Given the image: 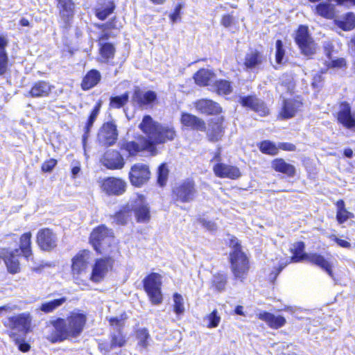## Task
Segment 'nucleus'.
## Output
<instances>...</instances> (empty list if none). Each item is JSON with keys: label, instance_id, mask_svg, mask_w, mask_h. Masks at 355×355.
I'll return each instance as SVG.
<instances>
[{"label": "nucleus", "instance_id": "nucleus-34", "mask_svg": "<svg viewBox=\"0 0 355 355\" xmlns=\"http://www.w3.org/2000/svg\"><path fill=\"white\" fill-rule=\"evenodd\" d=\"M272 167L277 172L293 176L295 173V167L286 163L283 159H276L272 162Z\"/></svg>", "mask_w": 355, "mask_h": 355}, {"label": "nucleus", "instance_id": "nucleus-12", "mask_svg": "<svg viewBox=\"0 0 355 355\" xmlns=\"http://www.w3.org/2000/svg\"><path fill=\"white\" fill-rule=\"evenodd\" d=\"M110 324L113 327V331L110 334V344L107 349H112L116 347H121L125 345L126 340L125 336L121 331L123 326V321L117 317L111 318Z\"/></svg>", "mask_w": 355, "mask_h": 355}, {"label": "nucleus", "instance_id": "nucleus-58", "mask_svg": "<svg viewBox=\"0 0 355 355\" xmlns=\"http://www.w3.org/2000/svg\"><path fill=\"white\" fill-rule=\"evenodd\" d=\"M292 261L291 259L288 261L287 259L286 261H281L277 268H275V271L272 272L270 274V278L276 279L277 275L281 272V271L287 266L288 263Z\"/></svg>", "mask_w": 355, "mask_h": 355}, {"label": "nucleus", "instance_id": "nucleus-63", "mask_svg": "<svg viewBox=\"0 0 355 355\" xmlns=\"http://www.w3.org/2000/svg\"><path fill=\"white\" fill-rule=\"evenodd\" d=\"M233 21L234 17L230 15H226L223 17L221 24L223 26L227 28L231 26V25L233 24Z\"/></svg>", "mask_w": 355, "mask_h": 355}, {"label": "nucleus", "instance_id": "nucleus-11", "mask_svg": "<svg viewBox=\"0 0 355 355\" xmlns=\"http://www.w3.org/2000/svg\"><path fill=\"white\" fill-rule=\"evenodd\" d=\"M128 208L135 213L137 220L139 223H146L150 220V209L145 198L138 196L135 200L128 203Z\"/></svg>", "mask_w": 355, "mask_h": 355}, {"label": "nucleus", "instance_id": "nucleus-38", "mask_svg": "<svg viewBox=\"0 0 355 355\" xmlns=\"http://www.w3.org/2000/svg\"><path fill=\"white\" fill-rule=\"evenodd\" d=\"M115 9V5L111 0H106L103 5L96 9V16L101 20L105 19Z\"/></svg>", "mask_w": 355, "mask_h": 355}, {"label": "nucleus", "instance_id": "nucleus-20", "mask_svg": "<svg viewBox=\"0 0 355 355\" xmlns=\"http://www.w3.org/2000/svg\"><path fill=\"white\" fill-rule=\"evenodd\" d=\"M214 172L217 177L221 178L238 179L241 173L239 168L234 166L218 163L213 168Z\"/></svg>", "mask_w": 355, "mask_h": 355}, {"label": "nucleus", "instance_id": "nucleus-46", "mask_svg": "<svg viewBox=\"0 0 355 355\" xmlns=\"http://www.w3.org/2000/svg\"><path fill=\"white\" fill-rule=\"evenodd\" d=\"M173 311L177 315H182L185 311L183 297L179 293H174L173 296Z\"/></svg>", "mask_w": 355, "mask_h": 355}, {"label": "nucleus", "instance_id": "nucleus-1", "mask_svg": "<svg viewBox=\"0 0 355 355\" xmlns=\"http://www.w3.org/2000/svg\"><path fill=\"white\" fill-rule=\"evenodd\" d=\"M87 317L81 313L73 312L66 319L58 318L52 322L55 331L47 337L52 343L77 338L83 332Z\"/></svg>", "mask_w": 355, "mask_h": 355}, {"label": "nucleus", "instance_id": "nucleus-49", "mask_svg": "<svg viewBox=\"0 0 355 355\" xmlns=\"http://www.w3.org/2000/svg\"><path fill=\"white\" fill-rule=\"evenodd\" d=\"M128 98L129 95L128 93H125L121 96L111 97L110 105L112 108H121L127 103Z\"/></svg>", "mask_w": 355, "mask_h": 355}, {"label": "nucleus", "instance_id": "nucleus-24", "mask_svg": "<svg viewBox=\"0 0 355 355\" xmlns=\"http://www.w3.org/2000/svg\"><path fill=\"white\" fill-rule=\"evenodd\" d=\"M338 120L347 128L355 130V119L351 114V107L348 103H343L340 105Z\"/></svg>", "mask_w": 355, "mask_h": 355}, {"label": "nucleus", "instance_id": "nucleus-47", "mask_svg": "<svg viewBox=\"0 0 355 355\" xmlns=\"http://www.w3.org/2000/svg\"><path fill=\"white\" fill-rule=\"evenodd\" d=\"M101 46L100 53L103 58L105 60H108L110 58H113L115 53V48L111 43H102L99 44Z\"/></svg>", "mask_w": 355, "mask_h": 355}, {"label": "nucleus", "instance_id": "nucleus-15", "mask_svg": "<svg viewBox=\"0 0 355 355\" xmlns=\"http://www.w3.org/2000/svg\"><path fill=\"white\" fill-rule=\"evenodd\" d=\"M56 235L49 228H44L37 232V243L41 250L50 251L57 245Z\"/></svg>", "mask_w": 355, "mask_h": 355}, {"label": "nucleus", "instance_id": "nucleus-60", "mask_svg": "<svg viewBox=\"0 0 355 355\" xmlns=\"http://www.w3.org/2000/svg\"><path fill=\"white\" fill-rule=\"evenodd\" d=\"M347 23L344 25L343 29L345 31L351 30L355 26V15L352 13H349L347 15Z\"/></svg>", "mask_w": 355, "mask_h": 355}, {"label": "nucleus", "instance_id": "nucleus-17", "mask_svg": "<svg viewBox=\"0 0 355 355\" xmlns=\"http://www.w3.org/2000/svg\"><path fill=\"white\" fill-rule=\"evenodd\" d=\"M239 103L243 107H249L261 116H265L269 113V110L265 103L256 96H240Z\"/></svg>", "mask_w": 355, "mask_h": 355}, {"label": "nucleus", "instance_id": "nucleus-6", "mask_svg": "<svg viewBox=\"0 0 355 355\" xmlns=\"http://www.w3.org/2000/svg\"><path fill=\"white\" fill-rule=\"evenodd\" d=\"M161 284V276L157 273H151L144 279V289L154 304L162 302Z\"/></svg>", "mask_w": 355, "mask_h": 355}, {"label": "nucleus", "instance_id": "nucleus-37", "mask_svg": "<svg viewBox=\"0 0 355 355\" xmlns=\"http://www.w3.org/2000/svg\"><path fill=\"white\" fill-rule=\"evenodd\" d=\"M214 77V73L209 69H201L193 76L195 82L200 86L208 85Z\"/></svg>", "mask_w": 355, "mask_h": 355}, {"label": "nucleus", "instance_id": "nucleus-18", "mask_svg": "<svg viewBox=\"0 0 355 355\" xmlns=\"http://www.w3.org/2000/svg\"><path fill=\"white\" fill-rule=\"evenodd\" d=\"M126 182L116 178H107L102 184L103 190L108 195H121L125 191Z\"/></svg>", "mask_w": 355, "mask_h": 355}, {"label": "nucleus", "instance_id": "nucleus-25", "mask_svg": "<svg viewBox=\"0 0 355 355\" xmlns=\"http://www.w3.org/2000/svg\"><path fill=\"white\" fill-rule=\"evenodd\" d=\"M181 123L188 128L193 130L197 131H205L206 130V125L205 121L189 113H182L181 116Z\"/></svg>", "mask_w": 355, "mask_h": 355}, {"label": "nucleus", "instance_id": "nucleus-51", "mask_svg": "<svg viewBox=\"0 0 355 355\" xmlns=\"http://www.w3.org/2000/svg\"><path fill=\"white\" fill-rule=\"evenodd\" d=\"M227 283L226 276L222 274L214 275L212 279L213 286L219 292L225 290Z\"/></svg>", "mask_w": 355, "mask_h": 355}, {"label": "nucleus", "instance_id": "nucleus-48", "mask_svg": "<svg viewBox=\"0 0 355 355\" xmlns=\"http://www.w3.org/2000/svg\"><path fill=\"white\" fill-rule=\"evenodd\" d=\"M215 87L219 94H229L232 92L231 83L225 80H220L215 83Z\"/></svg>", "mask_w": 355, "mask_h": 355}, {"label": "nucleus", "instance_id": "nucleus-33", "mask_svg": "<svg viewBox=\"0 0 355 355\" xmlns=\"http://www.w3.org/2000/svg\"><path fill=\"white\" fill-rule=\"evenodd\" d=\"M224 130L221 123H211L207 130V136L209 141L216 142L221 139Z\"/></svg>", "mask_w": 355, "mask_h": 355}, {"label": "nucleus", "instance_id": "nucleus-42", "mask_svg": "<svg viewBox=\"0 0 355 355\" xmlns=\"http://www.w3.org/2000/svg\"><path fill=\"white\" fill-rule=\"evenodd\" d=\"M132 216V211L130 208H128V204L125 207H123L118 211L114 218V222L118 225H125Z\"/></svg>", "mask_w": 355, "mask_h": 355}, {"label": "nucleus", "instance_id": "nucleus-30", "mask_svg": "<svg viewBox=\"0 0 355 355\" xmlns=\"http://www.w3.org/2000/svg\"><path fill=\"white\" fill-rule=\"evenodd\" d=\"M101 73L96 69H91L83 78L81 87L83 90H89L95 87L101 80Z\"/></svg>", "mask_w": 355, "mask_h": 355}, {"label": "nucleus", "instance_id": "nucleus-19", "mask_svg": "<svg viewBox=\"0 0 355 355\" xmlns=\"http://www.w3.org/2000/svg\"><path fill=\"white\" fill-rule=\"evenodd\" d=\"M112 266V259L111 258L97 259L93 267L91 279L95 282L101 281Z\"/></svg>", "mask_w": 355, "mask_h": 355}, {"label": "nucleus", "instance_id": "nucleus-29", "mask_svg": "<svg viewBox=\"0 0 355 355\" xmlns=\"http://www.w3.org/2000/svg\"><path fill=\"white\" fill-rule=\"evenodd\" d=\"M257 315L260 320L266 322L267 324L272 329H279L283 327L286 323V319L283 316H276L268 312H261Z\"/></svg>", "mask_w": 355, "mask_h": 355}, {"label": "nucleus", "instance_id": "nucleus-36", "mask_svg": "<svg viewBox=\"0 0 355 355\" xmlns=\"http://www.w3.org/2000/svg\"><path fill=\"white\" fill-rule=\"evenodd\" d=\"M31 233L24 234L20 238L19 253H22L27 259L32 255L31 250Z\"/></svg>", "mask_w": 355, "mask_h": 355}, {"label": "nucleus", "instance_id": "nucleus-3", "mask_svg": "<svg viewBox=\"0 0 355 355\" xmlns=\"http://www.w3.org/2000/svg\"><path fill=\"white\" fill-rule=\"evenodd\" d=\"M233 251L230 253L231 269L236 279L243 281L247 276L249 264L246 255L241 250L236 239L231 241Z\"/></svg>", "mask_w": 355, "mask_h": 355}, {"label": "nucleus", "instance_id": "nucleus-5", "mask_svg": "<svg viewBox=\"0 0 355 355\" xmlns=\"http://www.w3.org/2000/svg\"><path fill=\"white\" fill-rule=\"evenodd\" d=\"M198 193L195 182L187 179L177 184L173 189V194L176 200L189 202L194 200Z\"/></svg>", "mask_w": 355, "mask_h": 355}, {"label": "nucleus", "instance_id": "nucleus-22", "mask_svg": "<svg viewBox=\"0 0 355 355\" xmlns=\"http://www.w3.org/2000/svg\"><path fill=\"white\" fill-rule=\"evenodd\" d=\"M196 109L204 114H218L222 111L221 107L212 100L202 98L195 103Z\"/></svg>", "mask_w": 355, "mask_h": 355}, {"label": "nucleus", "instance_id": "nucleus-52", "mask_svg": "<svg viewBox=\"0 0 355 355\" xmlns=\"http://www.w3.org/2000/svg\"><path fill=\"white\" fill-rule=\"evenodd\" d=\"M168 175V169L166 164H162L157 171V183L163 187L166 184Z\"/></svg>", "mask_w": 355, "mask_h": 355}, {"label": "nucleus", "instance_id": "nucleus-7", "mask_svg": "<svg viewBox=\"0 0 355 355\" xmlns=\"http://www.w3.org/2000/svg\"><path fill=\"white\" fill-rule=\"evenodd\" d=\"M118 135L116 125L112 121L106 122L103 124L98 132L97 141L102 146H112L116 142Z\"/></svg>", "mask_w": 355, "mask_h": 355}, {"label": "nucleus", "instance_id": "nucleus-35", "mask_svg": "<svg viewBox=\"0 0 355 355\" xmlns=\"http://www.w3.org/2000/svg\"><path fill=\"white\" fill-rule=\"evenodd\" d=\"M299 106L300 103L297 101L291 99L284 100V106L281 112L282 116L284 119L293 117L295 114Z\"/></svg>", "mask_w": 355, "mask_h": 355}, {"label": "nucleus", "instance_id": "nucleus-9", "mask_svg": "<svg viewBox=\"0 0 355 355\" xmlns=\"http://www.w3.org/2000/svg\"><path fill=\"white\" fill-rule=\"evenodd\" d=\"M31 318L29 313H22L17 315L9 317L4 322V325L10 331L19 332L26 336L31 327Z\"/></svg>", "mask_w": 355, "mask_h": 355}, {"label": "nucleus", "instance_id": "nucleus-8", "mask_svg": "<svg viewBox=\"0 0 355 355\" xmlns=\"http://www.w3.org/2000/svg\"><path fill=\"white\" fill-rule=\"evenodd\" d=\"M295 42L302 53L306 56H311L315 53L317 46L310 35L308 28L300 26L297 31Z\"/></svg>", "mask_w": 355, "mask_h": 355}, {"label": "nucleus", "instance_id": "nucleus-39", "mask_svg": "<svg viewBox=\"0 0 355 355\" xmlns=\"http://www.w3.org/2000/svg\"><path fill=\"white\" fill-rule=\"evenodd\" d=\"M67 301V297H62L51 301L44 302L41 304L40 310L45 313H49L54 311L56 309L61 306Z\"/></svg>", "mask_w": 355, "mask_h": 355}, {"label": "nucleus", "instance_id": "nucleus-40", "mask_svg": "<svg viewBox=\"0 0 355 355\" xmlns=\"http://www.w3.org/2000/svg\"><path fill=\"white\" fill-rule=\"evenodd\" d=\"M262 56L257 51H252L245 55V65L248 69H255L262 63Z\"/></svg>", "mask_w": 355, "mask_h": 355}, {"label": "nucleus", "instance_id": "nucleus-53", "mask_svg": "<svg viewBox=\"0 0 355 355\" xmlns=\"http://www.w3.org/2000/svg\"><path fill=\"white\" fill-rule=\"evenodd\" d=\"M207 320L209 321L208 327L213 328L216 327L220 320V317L218 315V312L216 310H214L207 317Z\"/></svg>", "mask_w": 355, "mask_h": 355}, {"label": "nucleus", "instance_id": "nucleus-50", "mask_svg": "<svg viewBox=\"0 0 355 355\" xmlns=\"http://www.w3.org/2000/svg\"><path fill=\"white\" fill-rule=\"evenodd\" d=\"M260 150L266 154L275 155L278 153V147L270 141H263L260 144Z\"/></svg>", "mask_w": 355, "mask_h": 355}, {"label": "nucleus", "instance_id": "nucleus-26", "mask_svg": "<svg viewBox=\"0 0 355 355\" xmlns=\"http://www.w3.org/2000/svg\"><path fill=\"white\" fill-rule=\"evenodd\" d=\"M20 254L19 250L16 249L11 252L3 251V260L10 273H17L19 270V262L18 256Z\"/></svg>", "mask_w": 355, "mask_h": 355}, {"label": "nucleus", "instance_id": "nucleus-54", "mask_svg": "<svg viewBox=\"0 0 355 355\" xmlns=\"http://www.w3.org/2000/svg\"><path fill=\"white\" fill-rule=\"evenodd\" d=\"M354 214L348 211L346 209L343 211L336 212V219L340 224L345 223L349 218H354Z\"/></svg>", "mask_w": 355, "mask_h": 355}, {"label": "nucleus", "instance_id": "nucleus-41", "mask_svg": "<svg viewBox=\"0 0 355 355\" xmlns=\"http://www.w3.org/2000/svg\"><path fill=\"white\" fill-rule=\"evenodd\" d=\"M304 243L303 242H297L293 245V255L291 258V260L293 262H299L302 260H306V257L309 254L304 253Z\"/></svg>", "mask_w": 355, "mask_h": 355}, {"label": "nucleus", "instance_id": "nucleus-2", "mask_svg": "<svg viewBox=\"0 0 355 355\" xmlns=\"http://www.w3.org/2000/svg\"><path fill=\"white\" fill-rule=\"evenodd\" d=\"M139 128L148 137L153 146L172 141L176 136L175 131L171 125H162L155 121L150 115L144 116Z\"/></svg>", "mask_w": 355, "mask_h": 355}, {"label": "nucleus", "instance_id": "nucleus-23", "mask_svg": "<svg viewBox=\"0 0 355 355\" xmlns=\"http://www.w3.org/2000/svg\"><path fill=\"white\" fill-rule=\"evenodd\" d=\"M156 98L155 92L153 91L144 92L139 87H136L132 96V102L134 105L142 107L151 103Z\"/></svg>", "mask_w": 355, "mask_h": 355}, {"label": "nucleus", "instance_id": "nucleus-31", "mask_svg": "<svg viewBox=\"0 0 355 355\" xmlns=\"http://www.w3.org/2000/svg\"><path fill=\"white\" fill-rule=\"evenodd\" d=\"M306 257V259L310 263L315 264L323 269L331 277H333V272L331 263L327 261L324 257L320 254L313 253L309 254Z\"/></svg>", "mask_w": 355, "mask_h": 355}, {"label": "nucleus", "instance_id": "nucleus-16", "mask_svg": "<svg viewBox=\"0 0 355 355\" xmlns=\"http://www.w3.org/2000/svg\"><path fill=\"white\" fill-rule=\"evenodd\" d=\"M58 8L63 28H68L74 14V3L72 0H57Z\"/></svg>", "mask_w": 355, "mask_h": 355}, {"label": "nucleus", "instance_id": "nucleus-64", "mask_svg": "<svg viewBox=\"0 0 355 355\" xmlns=\"http://www.w3.org/2000/svg\"><path fill=\"white\" fill-rule=\"evenodd\" d=\"M202 225L210 231L216 230L217 227L216 225L212 221H208L205 219L200 220Z\"/></svg>", "mask_w": 355, "mask_h": 355}, {"label": "nucleus", "instance_id": "nucleus-55", "mask_svg": "<svg viewBox=\"0 0 355 355\" xmlns=\"http://www.w3.org/2000/svg\"><path fill=\"white\" fill-rule=\"evenodd\" d=\"M284 55V50L283 49L282 42L279 40L276 42V62L278 64H281L283 60V58Z\"/></svg>", "mask_w": 355, "mask_h": 355}, {"label": "nucleus", "instance_id": "nucleus-4", "mask_svg": "<svg viewBox=\"0 0 355 355\" xmlns=\"http://www.w3.org/2000/svg\"><path fill=\"white\" fill-rule=\"evenodd\" d=\"M113 241V233L111 230L105 225H101L95 228L90 234V243L94 250L102 253L108 248Z\"/></svg>", "mask_w": 355, "mask_h": 355}, {"label": "nucleus", "instance_id": "nucleus-62", "mask_svg": "<svg viewBox=\"0 0 355 355\" xmlns=\"http://www.w3.org/2000/svg\"><path fill=\"white\" fill-rule=\"evenodd\" d=\"M98 27L99 28H105L110 31H112L113 29H116V24H115V21H114V19H112L111 21H109L105 24H102L101 25H98Z\"/></svg>", "mask_w": 355, "mask_h": 355}, {"label": "nucleus", "instance_id": "nucleus-57", "mask_svg": "<svg viewBox=\"0 0 355 355\" xmlns=\"http://www.w3.org/2000/svg\"><path fill=\"white\" fill-rule=\"evenodd\" d=\"M57 164V160L55 159H50L46 161L42 166V170L44 172H51L55 166Z\"/></svg>", "mask_w": 355, "mask_h": 355}, {"label": "nucleus", "instance_id": "nucleus-32", "mask_svg": "<svg viewBox=\"0 0 355 355\" xmlns=\"http://www.w3.org/2000/svg\"><path fill=\"white\" fill-rule=\"evenodd\" d=\"M8 43L5 37L0 36V76L4 75L8 69V57L6 51Z\"/></svg>", "mask_w": 355, "mask_h": 355}, {"label": "nucleus", "instance_id": "nucleus-10", "mask_svg": "<svg viewBox=\"0 0 355 355\" xmlns=\"http://www.w3.org/2000/svg\"><path fill=\"white\" fill-rule=\"evenodd\" d=\"M151 173L149 166L144 163H137L132 166L129 172V179L131 184L140 187L146 184L150 178Z\"/></svg>", "mask_w": 355, "mask_h": 355}, {"label": "nucleus", "instance_id": "nucleus-13", "mask_svg": "<svg viewBox=\"0 0 355 355\" xmlns=\"http://www.w3.org/2000/svg\"><path fill=\"white\" fill-rule=\"evenodd\" d=\"M101 162L105 167L110 170L121 169L125 165L123 157L114 150H107L102 156Z\"/></svg>", "mask_w": 355, "mask_h": 355}, {"label": "nucleus", "instance_id": "nucleus-44", "mask_svg": "<svg viewBox=\"0 0 355 355\" xmlns=\"http://www.w3.org/2000/svg\"><path fill=\"white\" fill-rule=\"evenodd\" d=\"M136 336L138 340V345L144 349H146L150 340L148 331L145 328L139 329L137 331Z\"/></svg>", "mask_w": 355, "mask_h": 355}, {"label": "nucleus", "instance_id": "nucleus-61", "mask_svg": "<svg viewBox=\"0 0 355 355\" xmlns=\"http://www.w3.org/2000/svg\"><path fill=\"white\" fill-rule=\"evenodd\" d=\"M181 10H182V5L178 4L175 7L174 12L170 15L169 17L173 23L176 22L178 21V19H180Z\"/></svg>", "mask_w": 355, "mask_h": 355}, {"label": "nucleus", "instance_id": "nucleus-14", "mask_svg": "<svg viewBox=\"0 0 355 355\" xmlns=\"http://www.w3.org/2000/svg\"><path fill=\"white\" fill-rule=\"evenodd\" d=\"M121 148L126 150L130 156H135L144 150L153 151L155 150V147L153 146L149 139L144 137L138 141L125 142Z\"/></svg>", "mask_w": 355, "mask_h": 355}, {"label": "nucleus", "instance_id": "nucleus-59", "mask_svg": "<svg viewBox=\"0 0 355 355\" xmlns=\"http://www.w3.org/2000/svg\"><path fill=\"white\" fill-rule=\"evenodd\" d=\"M292 261L291 259L288 261L287 259L286 261H281L277 268H275V271L272 272L270 274V278L276 279L277 275L281 272V271L287 266L288 263Z\"/></svg>", "mask_w": 355, "mask_h": 355}, {"label": "nucleus", "instance_id": "nucleus-45", "mask_svg": "<svg viewBox=\"0 0 355 355\" xmlns=\"http://www.w3.org/2000/svg\"><path fill=\"white\" fill-rule=\"evenodd\" d=\"M317 13L327 19H332L334 16V8L328 3H321L316 6Z\"/></svg>", "mask_w": 355, "mask_h": 355}, {"label": "nucleus", "instance_id": "nucleus-43", "mask_svg": "<svg viewBox=\"0 0 355 355\" xmlns=\"http://www.w3.org/2000/svg\"><path fill=\"white\" fill-rule=\"evenodd\" d=\"M8 334L21 352H26L29 351L31 346L24 341V336L21 337L19 334L14 331H10Z\"/></svg>", "mask_w": 355, "mask_h": 355}, {"label": "nucleus", "instance_id": "nucleus-28", "mask_svg": "<svg viewBox=\"0 0 355 355\" xmlns=\"http://www.w3.org/2000/svg\"><path fill=\"white\" fill-rule=\"evenodd\" d=\"M101 107V102L97 103L96 105L93 108V110L89 116V119L86 123V125L84 128V134L83 135V146L85 155H86L87 140L89 136L90 130H91L92 127L93 126V124H94V121H96V119L100 112Z\"/></svg>", "mask_w": 355, "mask_h": 355}, {"label": "nucleus", "instance_id": "nucleus-56", "mask_svg": "<svg viewBox=\"0 0 355 355\" xmlns=\"http://www.w3.org/2000/svg\"><path fill=\"white\" fill-rule=\"evenodd\" d=\"M101 30L99 37L98 42L99 44L107 43L106 41L109 40V38L112 37H114V34L112 31H110L105 28H100Z\"/></svg>", "mask_w": 355, "mask_h": 355}, {"label": "nucleus", "instance_id": "nucleus-21", "mask_svg": "<svg viewBox=\"0 0 355 355\" xmlns=\"http://www.w3.org/2000/svg\"><path fill=\"white\" fill-rule=\"evenodd\" d=\"M54 86L51 85L49 82L44 80H39L33 83L31 89L28 92L26 96H31L32 98H44L49 96Z\"/></svg>", "mask_w": 355, "mask_h": 355}, {"label": "nucleus", "instance_id": "nucleus-27", "mask_svg": "<svg viewBox=\"0 0 355 355\" xmlns=\"http://www.w3.org/2000/svg\"><path fill=\"white\" fill-rule=\"evenodd\" d=\"M89 257V252L84 250L78 253L72 259V271L73 274H80L86 268Z\"/></svg>", "mask_w": 355, "mask_h": 355}]
</instances>
